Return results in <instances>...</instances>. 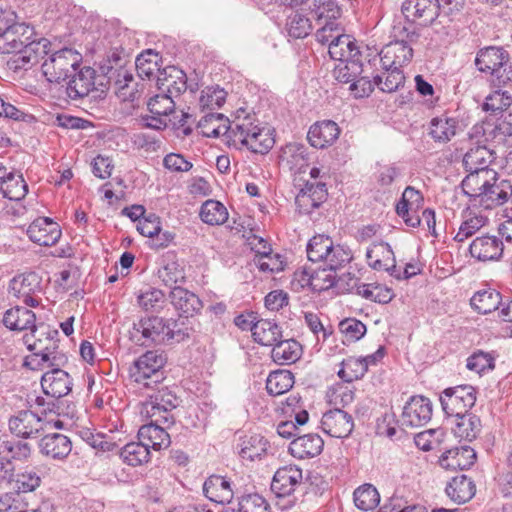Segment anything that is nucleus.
I'll use <instances>...</instances> for the list:
<instances>
[{
    "mask_svg": "<svg viewBox=\"0 0 512 512\" xmlns=\"http://www.w3.org/2000/svg\"><path fill=\"white\" fill-rule=\"evenodd\" d=\"M35 30L24 22H16L0 36V53L14 54L7 61L10 70H27L48 55L51 43L46 38H34Z\"/></svg>",
    "mask_w": 512,
    "mask_h": 512,
    "instance_id": "f257e3e1",
    "label": "nucleus"
},
{
    "mask_svg": "<svg viewBox=\"0 0 512 512\" xmlns=\"http://www.w3.org/2000/svg\"><path fill=\"white\" fill-rule=\"evenodd\" d=\"M260 124L254 112L250 113L245 108L237 109L229 126L224 127L229 145L239 150L246 147L255 154H267L275 140L270 130L260 127Z\"/></svg>",
    "mask_w": 512,
    "mask_h": 512,
    "instance_id": "f03ea898",
    "label": "nucleus"
},
{
    "mask_svg": "<svg viewBox=\"0 0 512 512\" xmlns=\"http://www.w3.org/2000/svg\"><path fill=\"white\" fill-rule=\"evenodd\" d=\"M176 327L175 321H166L158 316L141 318L133 324L130 331L131 340L138 346L151 348L158 345H173L189 338L187 332Z\"/></svg>",
    "mask_w": 512,
    "mask_h": 512,
    "instance_id": "7ed1b4c3",
    "label": "nucleus"
},
{
    "mask_svg": "<svg viewBox=\"0 0 512 512\" xmlns=\"http://www.w3.org/2000/svg\"><path fill=\"white\" fill-rule=\"evenodd\" d=\"M475 66L480 72L490 73L492 84L504 88L511 81L512 66L509 65V53L503 48L489 46L478 51Z\"/></svg>",
    "mask_w": 512,
    "mask_h": 512,
    "instance_id": "20e7f679",
    "label": "nucleus"
},
{
    "mask_svg": "<svg viewBox=\"0 0 512 512\" xmlns=\"http://www.w3.org/2000/svg\"><path fill=\"white\" fill-rule=\"evenodd\" d=\"M152 394L148 395V399L142 404L141 415L146 418H157L158 422H162L166 426L174 424V417L171 411L179 405V398L176 392L160 384L154 385Z\"/></svg>",
    "mask_w": 512,
    "mask_h": 512,
    "instance_id": "39448f33",
    "label": "nucleus"
},
{
    "mask_svg": "<svg viewBox=\"0 0 512 512\" xmlns=\"http://www.w3.org/2000/svg\"><path fill=\"white\" fill-rule=\"evenodd\" d=\"M166 362L165 354H141L134 361L130 375L136 383L146 388H153V384H160L164 380L163 367Z\"/></svg>",
    "mask_w": 512,
    "mask_h": 512,
    "instance_id": "423d86ee",
    "label": "nucleus"
},
{
    "mask_svg": "<svg viewBox=\"0 0 512 512\" xmlns=\"http://www.w3.org/2000/svg\"><path fill=\"white\" fill-rule=\"evenodd\" d=\"M80 54L70 48H63L50 55L42 64V72L47 81L60 83L79 66Z\"/></svg>",
    "mask_w": 512,
    "mask_h": 512,
    "instance_id": "0eeeda50",
    "label": "nucleus"
},
{
    "mask_svg": "<svg viewBox=\"0 0 512 512\" xmlns=\"http://www.w3.org/2000/svg\"><path fill=\"white\" fill-rule=\"evenodd\" d=\"M511 103L512 102L509 91L502 90V88H498V90L494 91V93L487 96L485 102L483 103L482 107L484 111H492L495 116L500 115L497 117L495 123V137L512 136V112L508 111Z\"/></svg>",
    "mask_w": 512,
    "mask_h": 512,
    "instance_id": "6e6552de",
    "label": "nucleus"
},
{
    "mask_svg": "<svg viewBox=\"0 0 512 512\" xmlns=\"http://www.w3.org/2000/svg\"><path fill=\"white\" fill-rule=\"evenodd\" d=\"M440 402L448 416L456 417L469 413L476 402L475 388L471 385L446 388L440 396Z\"/></svg>",
    "mask_w": 512,
    "mask_h": 512,
    "instance_id": "1a4fd4ad",
    "label": "nucleus"
},
{
    "mask_svg": "<svg viewBox=\"0 0 512 512\" xmlns=\"http://www.w3.org/2000/svg\"><path fill=\"white\" fill-rule=\"evenodd\" d=\"M509 191L512 195V185L510 181L501 180L498 182L497 173L495 179L485 177L482 181V192L473 194L474 205H478L484 209H492L508 201Z\"/></svg>",
    "mask_w": 512,
    "mask_h": 512,
    "instance_id": "9d476101",
    "label": "nucleus"
},
{
    "mask_svg": "<svg viewBox=\"0 0 512 512\" xmlns=\"http://www.w3.org/2000/svg\"><path fill=\"white\" fill-rule=\"evenodd\" d=\"M66 93L71 100L82 99L90 93L93 89H97L99 78L96 75V70L90 66L75 67V70L67 78Z\"/></svg>",
    "mask_w": 512,
    "mask_h": 512,
    "instance_id": "9b49d317",
    "label": "nucleus"
},
{
    "mask_svg": "<svg viewBox=\"0 0 512 512\" xmlns=\"http://www.w3.org/2000/svg\"><path fill=\"white\" fill-rule=\"evenodd\" d=\"M432 417V403L424 396H412L405 404L401 415V425L418 428L426 425Z\"/></svg>",
    "mask_w": 512,
    "mask_h": 512,
    "instance_id": "f8f14e48",
    "label": "nucleus"
},
{
    "mask_svg": "<svg viewBox=\"0 0 512 512\" xmlns=\"http://www.w3.org/2000/svg\"><path fill=\"white\" fill-rule=\"evenodd\" d=\"M50 422L38 416L31 410H23L11 417L8 422L12 434L21 438H33L46 430Z\"/></svg>",
    "mask_w": 512,
    "mask_h": 512,
    "instance_id": "ddd939ff",
    "label": "nucleus"
},
{
    "mask_svg": "<svg viewBox=\"0 0 512 512\" xmlns=\"http://www.w3.org/2000/svg\"><path fill=\"white\" fill-rule=\"evenodd\" d=\"M424 201L423 195L420 191L412 186H407L402 194L401 199L396 204V213L403 219L407 226L412 228L419 227L421 218L417 214L418 209L422 206Z\"/></svg>",
    "mask_w": 512,
    "mask_h": 512,
    "instance_id": "4468645a",
    "label": "nucleus"
},
{
    "mask_svg": "<svg viewBox=\"0 0 512 512\" xmlns=\"http://www.w3.org/2000/svg\"><path fill=\"white\" fill-rule=\"evenodd\" d=\"M29 239L41 246H53L61 238L62 231L57 222L49 217H38L26 231Z\"/></svg>",
    "mask_w": 512,
    "mask_h": 512,
    "instance_id": "2eb2a0df",
    "label": "nucleus"
},
{
    "mask_svg": "<svg viewBox=\"0 0 512 512\" xmlns=\"http://www.w3.org/2000/svg\"><path fill=\"white\" fill-rule=\"evenodd\" d=\"M302 480L301 468L297 465H286L276 470L271 482V490L277 497L290 496L302 484Z\"/></svg>",
    "mask_w": 512,
    "mask_h": 512,
    "instance_id": "dca6fc26",
    "label": "nucleus"
},
{
    "mask_svg": "<svg viewBox=\"0 0 512 512\" xmlns=\"http://www.w3.org/2000/svg\"><path fill=\"white\" fill-rule=\"evenodd\" d=\"M322 430L331 437L346 438L354 428L353 417L342 409H332L323 414Z\"/></svg>",
    "mask_w": 512,
    "mask_h": 512,
    "instance_id": "f3484780",
    "label": "nucleus"
},
{
    "mask_svg": "<svg viewBox=\"0 0 512 512\" xmlns=\"http://www.w3.org/2000/svg\"><path fill=\"white\" fill-rule=\"evenodd\" d=\"M157 89L172 98L179 97L187 89L186 73L176 66L165 67L157 76Z\"/></svg>",
    "mask_w": 512,
    "mask_h": 512,
    "instance_id": "a211bd4d",
    "label": "nucleus"
},
{
    "mask_svg": "<svg viewBox=\"0 0 512 512\" xmlns=\"http://www.w3.org/2000/svg\"><path fill=\"white\" fill-rule=\"evenodd\" d=\"M157 418H150V423L142 425L138 430V439L145 444L148 450L152 448L155 451H160L168 448L171 444L170 435L166 432L170 426L158 422Z\"/></svg>",
    "mask_w": 512,
    "mask_h": 512,
    "instance_id": "6ab92c4d",
    "label": "nucleus"
},
{
    "mask_svg": "<svg viewBox=\"0 0 512 512\" xmlns=\"http://www.w3.org/2000/svg\"><path fill=\"white\" fill-rule=\"evenodd\" d=\"M59 332L50 329L45 324L35 326L29 334L23 336L27 349L35 352H53L58 348L57 340Z\"/></svg>",
    "mask_w": 512,
    "mask_h": 512,
    "instance_id": "aec40b11",
    "label": "nucleus"
},
{
    "mask_svg": "<svg viewBox=\"0 0 512 512\" xmlns=\"http://www.w3.org/2000/svg\"><path fill=\"white\" fill-rule=\"evenodd\" d=\"M476 459L475 450L463 445L445 451L439 458V464L447 470H466L474 465Z\"/></svg>",
    "mask_w": 512,
    "mask_h": 512,
    "instance_id": "412c9836",
    "label": "nucleus"
},
{
    "mask_svg": "<svg viewBox=\"0 0 512 512\" xmlns=\"http://www.w3.org/2000/svg\"><path fill=\"white\" fill-rule=\"evenodd\" d=\"M402 12L406 18L420 19L423 26H428L439 16L437 0H405Z\"/></svg>",
    "mask_w": 512,
    "mask_h": 512,
    "instance_id": "4be33fe9",
    "label": "nucleus"
},
{
    "mask_svg": "<svg viewBox=\"0 0 512 512\" xmlns=\"http://www.w3.org/2000/svg\"><path fill=\"white\" fill-rule=\"evenodd\" d=\"M340 128L332 120L314 123L307 133L310 145L317 149H324L332 145L339 137Z\"/></svg>",
    "mask_w": 512,
    "mask_h": 512,
    "instance_id": "5701e85b",
    "label": "nucleus"
},
{
    "mask_svg": "<svg viewBox=\"0 0 512 512\" xmlns=\"http://www.w3.org/2000/svg\"><path fill=\"white\" fill-rule=\"evenodd\" d=\"M41 386L46 395L57 399L71 391L72 380L66 371L54 368L42 376Z\"/></svg>",
    "mask_w": 512,
    "mask_h": 512,
    "instance_id": "b1692460",
    "label": "nucleus"
},
{
    "mask_svg": "<svg viewBox=\"0 0 512 512\" xmlns=\"http://www.w3.org/2000/svg\"><path fill=\"white\" fill-rule=\"evenodd\" d=\"M169 297L172 305L182 317H192L203 307L202 301L195 293L180 286H174Z\"/></svg>",
    "mask_w": 512,
    "mask_h": 512,
    "instance_id": "393cba45",
    "label": "nucleus"
},
{
    "mask_svg": "<svg viewBox=\"0 0 512 512\" xmlns=\"http://www.w3.org/2000/svg\"><path fill=\"white\" fill-rule=\"evenodd\" d=\"M503 250V242L495 236L477 237L469 246L471 256L479 261L498 260Z\"/></svg>",
    "mask_w": 512,
    "mask_h": 512,
    "instance_id": "a878e982",
    "label": "nucleus"
},
{
    "mask_svg": "<svg viewBox=\"0 0 512 512\" xmlns=\"http://www.w3.org/2000/svg\"><path fill=\"white\" fill-rule=\"evenodd\" d=\"M41 454L55 460L65 459L72 450V442L69 437L61 433H49L43 436L39 442Z\"/></svg>",
    "mask_w": 512,
    "mask_h": 512,
    "instance_id": "bb28decb",
    "label": "nucleus"
},
{
    "mask_svg": "<svg viewBox=\"0 0 512 512\" xmlns=\"http://www.w3.org/2000/svg\"><path fill=\"white\" fill-rule=\"evenodd\" d=\"M324 446L323 439L316 433L297 436L289 444L290 454L298 459L313 458L319 455Z\"/></svg>",
    "mask_w": 512,
    "mask_h": 512,
    "instance_id": "cd10ccee",
    "label": "nucleus"
},
{
    "mask_svg": "<svg viewBox=\"0 0 512 512\" xmlns=\"http://www.w3.org/2000/svg\"><path fill=\"white\" fill-rule=\"evenodd\" d=\"M204 495L212 502L229 503L234 495L232 483L220 475H211L203 484Z\"/></svg>",
    "mask_w": 512,
    "mask_h": 512,
    "instance_id": "c85d7f7f",
    "label": "nucleus"
},
{
    "mask_svg": "<svg viewBox=\"0 0 512 512\" xmlns=\"http://www.w3.org/2000/svg\"><path fill=\"white\" fill-rule=\"evenodd\" d=\"M253 338L257 343L266 347L275 348L283 345L280 327L268 319H260L254 324ZM271 352H274V349Z\"/></svg>",
    "mask_w": 512,
    "mask_h": 512,
    "instance_id": "c756f323",
    "label": "nucleus"
},
{
    "mask_svg": "<svg viewBox=\"0 0 512 512\" xmlns=\"http://www.w3.org/2000/svg\"><path fill=\"white\" fill-rule=\"evenodd\" d=\"M158 277L166 286L172 288L185 281L184 267L179 263L175 252L169 251L163 255Z\"/></svg>",
    "mask_w": 512,
    "mask_h": 512,
    "instance_id": "7c9ffc66",
    "label": "nucleus"
},
{
    "mask_svg": "<svg viewBox=\"0 0 512 512\" xmlns=\"http://www.w3.org/2000/svg\"><path fill=\"white\" fill-rule=\"evenodd\" d=\"M42 291V278L36 272H27L13 277L9 282V292L20 298Z\"/></svg>",
    "mask_w": 512,
    "mask_h": 512,
    "instance_id": "2f4dec72",
    "label": "nucleus"
},
{
    "mask_svg": "<svg viewBox=\"0 0 512 512\" xmlns=\"http://www.w3.org/2000/svg\"><path fill=\"white\" fill-rule=\"evenodd\" d=\"M35 313L26 307L16 306L8 309L3 316V324L10 330L22 331L33 329L35 325Z\"/></svg>",
    "mask_w": 512,
    "mask_h": 512,
    "instance_id": "473e14b6",
    "label": "nucleus"
},
{
    "mask_svg": "<svg viewBox=\"0 0 512 512\" xmlns=\"http://www.w3.org/2000/svg\"><path fill=\"white\" fill-rule=\"evenodd\" d=\"M493 160V153L485 145H475L469 148L463 157V165L466 171L476 170L493 171L489 165Z\"/></svg>",
    "mask_w": 512,
    "mask_h": 512,
    "instance_id": "72a5a7b5",
    "label": "nucleus"
},
{
    "mask_svg": "<svg viewBox=\"0 0 512 512\" xmlns=\"http://www.w3.org/2000/svg\"><path fill=\"white\" fill-rule=\"evenodd\" d=\"M445 491L452 501L462 504L469 501L475 495L476 487L470 478L466 475H460L452 478Z\"/></svg>",
    "mask_w": 512,
    "mask_h": 512,
    "instance_id": "f704fd0d",
    "label": "nucleus"
},
{
    "mask_svg": "<svg viewBox=\"0 0 512 512\" xmlns=\"http://www.w3.org/2000/svg\"><path fill=\"white\" fill-rule=\"evenodd\" d=\"M239 441V454L243 459H261L267 452L268 442L260 434L244 435Z\"/></svg>",
    "mask_w": 512,
    "mask_h": 512,
    "instance_id": "c9c22d12",
    "label": "nucleus"
},
{
    "mask_svg": "<svg viewBox=\"0 0 512 512\" xmlns=\"http://www.w3.org/2000/svg\"><path fill=\"white\" fill-rule=\"evenodd\" d=\"M304 274L308 276L307 282L313 291L322 292L332 288L336 280V271H331L328 267L320 264L318 268H305Z\"/></svg>",
    "mask_w": 512,
    "mask_h": 512,
    "instance_id": "e433bc0d",
    "label": "nucleus"
},
{
    "mask_svg": "<svg viewBox=\"0 0 512 512\" xmlns=\"http://www.w3.org/2000/svg\"><path fill=\"white\" fill-rule=\"evenodd\" d=\"M458 127V120L453 117H434L430 121L429 135L435 142L447 143L455 135Z\"/></svg>",
    "mask_w": 512,
    "mask_h": 512,
    "instance_id": "4c0bfd02",
    "label": "nucleus"
},
{
    "mask_svg": "<svg viewBox=\"0 0 512 512\" xmlns=\"http://www.w3.org/2000/svg\"><path fill=\"white\" fill-rule=\"evenodd\" d=\"M456 419L454 435L469 442L476 439L482 428L480 418L472 413H466L456 416Z\"/></svg>",
    "mask_w": 512,
    "mask_h": 512,
    "instance_id": "58836bf2",
    "label": "nucleus"
},
{
    "mask_svg": "<svg viewBox=\"0 0 512 512\" xmlns=\"http://www.w3.org/2000/svg\"><path fill=\"white\" fill-rule=\"evenodd\" d=\"M0 191L4 198L11 201H20L25 198L28 193V184L23 178L22 173L10 171L5 178V183L0 187Z\"/></svg>",
    "mask_w": 512,
    "mask_h": 512,
    "instance_id": "ea45409f",
    "label": "nucleus"
},
{
    "mask_svg": "<svg viewBox=\"0 0 512 512\" xmlns=\"http://www.w3.org/2000/svg\"><path fill=\"white\" fill-rule=\"evenodd\" d=\"M329 55L332 59L343 61L361 56L359 48L349 35H338L329 44Z\"/></svg>",
    "mask_w": 512,
    "mask_h": 512,
    "instance_id": "a19ab883",
    "label": "nucleus"
},
{
    "mask_svg": "<svg viewBox=\"0 0 512 512\" xmlns=\"http://www.w3.org/2000/svg\"><path fill=\"white\" fill-rule=\"evenodd\" d=\"M502 296L494 289H484L477 291L471 298L472 308L480 314H488L498 309L501 304Z\"/></svg>",
    "mask_w": 512,
    "mask_h": 512,
    "instance_id": "79ce46f5",
    "label": "nucleus"
},
{
    "mask_svg": "<svg viewBox=\"0 0 512 512\" xmlns=\"http://www.w3.org/2000/svg\"><path fill=\"white\" fill-rule=\"evenodd\" d=\"M363 72L361 56L349 58L339 63L333 69V76L339 83H352Z\"/></svg>",
    "mask_w": 512,
    "mask_h": 512,
    "instance_id": "37998d69",
    "label": "nucleus"
},
{
    "mask_svg": "<svg viewBox=\"0 0 512 512\" xmlns=\"http://www.w3.org/2000/svg\"><path fill=\"white\" fill-rule=\"evenodd\" d=\"M293 385V374L289 370L284 369L270 372L266 380V390L272 396H279L288 392Z\"/></svg>",
    "mask_w": 512,
    "mask_h": 512,
    "instance_id": "c03bdc74",
    "label": "nucleus"
},
{
    "mask_svg": "<svg viewBox=\"0 0 512 512\" xmlns=\"http://www.w3.org/2000/svg\"><path fill=\"white\" fill-rule=\"evenodd\" d=\"M366 258L372 269L381 271L387 263L394 262L395 255L390 244L381 241L367 250Z\"/></svg>",
    "mask_w": 512,
    "mask_h": 512,
    "instance_id": "a18cd8bd",
    "label": "nucleus"
},
{
    "mask_svg": "<svg viewBox=\"0 0 512 512\" xmlns=\"http://www.w3.org/2000/svg\"><path fill=\"white\" fill-rule=\"evenodd\" d=\"M159 61L161 56L152 49H147L137 56L135 67L141 80L150 79L155 73L160 74L162 70H160Z\"/></svg>",
    "mask_w": 512,
    "mask_h": 512,
    "instance_id": "49530a36",
    "label": "nucleus"
},
{
    "mask_svg": "<svg viewBox=\"0 0 512 512\" xmlns=\"http://www.w3.org/2000/svg\"><path fill=\"white\" fill-rule=\"evenodd\" d=\"M5 448L2 449L1 460H5L11 465L13 461L24 462L27 461L32 453L31 445L21 440H9L8 436L5 439Z\"/></svg>",
    "mask_w": 512,
    "mask_h": 512,
    "instance_id": "de8ad7c7",
    "label": "nucleus"
},
{
    "mask_svg": "<svg viewBox=\"0 0 512 512\" xmlns=\"http://www.w3.org/2000/svg\"><path fill=\"white\" fill-rule=\"evenodd\" d=\"M120 457L126 464L136 467L150 460V450L141 440L130 442L121 448Z\"/></svg>",
    "mask_w": 512,
    "mask_h": 512,
    "instance_id": "09e8293b",
    "label": "nucleus"
},
{
    "mask_svg": "<svg viewBox=\"0 0 512 512\" xmlns=\"http://www.w3.org/2000/svg\"><path fill=\"white\" fill-rule=\"evenodd\" d=\"M200 218L208 225H221L228 219V211L221 202L209 199L201 206Z\"/></svg>",
    "mask_w": 512,
    "mask_h": 512,
    "instance_id": "8fccbe9b",
    "label": "nucleus"
},
{
    "mask_svg": "<svg viewBox=\"0 0 512 512\" xmlns=\"http://www.w3.org/2000/svg\"><path fill=\"white\" fill-rule=\"evenodd\" d=\"M333 244L334 242L329 236L316 235L312 237L306 249L308 260L312 263L322 264Z\"/></svg>",
    "mask_w": 512,
    "mask_h": 512,
    "instance_id": "3c124183",
    "label": "nucleus"
},
{
    "mask_svg": "<svg viewBox=\"0 0 512 512\" xmlns=\"http://www.w3.org/2000/svg\"><path fill=\"white\" fill-rule=\"evenodd\" d=\"M353 496L355 506L364 512L375 509L380 503V495L372 484L358 487Z\"/></svg>",
    "mask_w": 512,
    "mask_h": 512,
    "instance_id": "603ef678",
    "label": "nucleus"
},
{
    "mask_svg": "<svg viewBox=\"0 0 512 512\" xmlns=\"http://www.w3.org/2000/svg\"><path fill=\"white\" fill-rule=\"evenodd\" d=\"M231 123L221 113H208L201 118L198 126L202 129V132L207 137L217 138L221 134H225V128Z\"/></svg>",
    "mask_w": 512,
    "mask_h": 512,
    "instance_id": "864d4df0",
    "label": "nucleus"
},
{
    "mask_svg": "<svg viewBox=\"0 0 512 512\" xmlns=\"http://www.w3.org/2000/svg\"><path fill=\"white\" fill-rule=\"evenodd\" d=\"M367 372V364L361 360V357L349 356L341 362V368L338 376L345 382H353L360 379Z\"/></svg>",
    "mask_w": 512,
    "mask_h": 512,
    "instance_id": "5fc2aeb1",
    "label": "nucleus"
},
{
    "mask_svg": "<svg viewBox=\"0 0 512 512\" xmlns=\"http://www.w3.org/2000/svg\"><path fill=\"white\" fill-rule=\"evenodd\" d=\"M468 175L462 180L461 187L465 195L469 197V201L474 204V196L473 194H477V192H482V181L485 177H489L491 179H495L496 172L495 171H480L476 170L467 171Z\"/></svg>",
    "mask_w": 512,
    "mask_h": 512,
    "instance_id": "6e6d98bb",
    "label": "nucleus"
},
{
    "mask_svg": "<svg viewBox=\"0 0 512 512\" xmlns=\"http://www.w3.org/2000/svg\"><path fill=\"white\" fill-rule=\"evenodd\" d=\"M352 259L353 254L348 247L340 244H333L322 264L324 267H328L331 271H337L350 263Z\"/></svg>",
    "mask_w": 512,
    "mask_h": 512,
    "instance_id": "4d7b16f0",
    "label": "nucleus"
},
{
    "mask_svg": "<svg viewBox=\"0 0 512 512\" xmlns=\"http://www.w3.org/2000/svg\"><path fill=\"white\" fill-rule=\"evenodd\" d=\"M164 302L165 294L158 288L147 287L140 290L137 295V303L145 311H156Z\"/></svg>",
    "mask_w": 512,
    "mask_h": 512,
    "instance_id": "13d9d810",
    "label": "nucleus"
},
{
    "mask_svg": "<svg viewBox=\"0 0 512 512\" xmlns=\"http://www.w3.org/2000/svg\"><path fill=\"white\" fill-rule=\"evenodd\" d=\"M227 97V92L219 87L216 86H207L204 90H202L201 97H200V106L202 109H208V110H215L220 109Z\"/></svg>",
    "mask_w": 512,
    "mask_h": 512,
    "instance_id": "bf43d9fd",
    "label": "nucleus"
},
{
    "mask_svg": "<svg viewBox=\"0 0 512 512\" xmlns=\"http://www.w3.org/2000/svg\"><path fill=\"white\" fill-rule=\"evenodd\" d=\"M129 55L125 53L122 47L111 49L106 59L101 63L99 70L102 74H115V69L126 66Z\"/></svg>",
    "mask_w": 512,
    "mask_h": 512,
    "instance_id": "052dcab7",
    "label": "nucleus"
},
{
    "mask_svg": "<svg viewBox=\"0 0 512 512\" xmlns=\"http://www.w3.org/2000/svg\"><path fill=\"white\" fill-rule=\"evenodd\" d=\"M286 29L290 37L300 39L308 36L312 27L307 17L302 14L295 13L288 17Z\"/></svg>",
    "mask_w": 512,
    "mask_h": 512,
    "instance_id": "680f3d73",
    "label": "nucleus"
},
{
    "mask_svg": "<svg viewBox=\"0 0 512 512\" xmlns=\"http://www.w3.org/2000/svg\"><path fill=\"white\" fill-rule=\"evenodd\" d=\"M147 107L153 115L169 117L175 110V102L169 95L159 92L149 99Z\"/></svg>",
    "mask_w": 512,
    "mask_h": 512,
    "instance_id": "e2e57ef3",
    "label": "nucleus"
},
{
    "mask_svg": "<svg viewBox=\"0 0 512 512\" xmlns=\"http://www.w3.org/2000/svg\"><path fill=\"white\" fill-rule=\"evenodd\" d=\"M237 505L240 508V512H270L269 503L258 493L241 496Z\"/></svg>",
    "mask_w": 512,
    "mask_h": 512,
    "instance_id": "0e129e2a",
    "label": "nucleus"
},
{
    "mask_svg": "<svg viewBox=\"0 0 512 512\" xmlns=\"http://www.w3.org/2000/svg\"><path fill=\"white\" fill-rule=\"evenodd\" d=\"M339 330L345 338L343 343H345V341L355 342L364 336L366 326L355 318H347L339 323Z\"/></svg>",
    "mask_w": 512,
    "mask_h": 512,
    "instance_id": "69168bd1",
    "label": "nucleus"
},
{
    "mask_svg": "<svg viewBox=\"0 0 512 512\" xmlns=\"http://www.w3.org/2000/svg\"><path fill=\"white\" fill-rule=\"evenodd\" d=\"M313 5L309 8L315 12L318 19H338L341 16V9L339 8L335 0H326L321 2L320 0H312Z\"/></svg>",
    "mask_w": 512,
    "mask_h": 512,
    "instance_id": "338daca9",
    "label": "nucleus"
},
{
    "mask_svg": "<svg viewBox=\"0 0 512 512\" xmlns=\"http://www.w3.org/2000/svg\"><path fill=\"white\" fill-rule=\"evenodd\" d=\"M41 484V477L34 470H25L17 475L15 492L22 496L24 493L35 491Z\"/></svg>",
    "mask_w": 512,
    "mask_h": 512,
    "instance_id": "774afa93",
    "label": "nucleus"
}]
</instances>
